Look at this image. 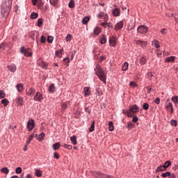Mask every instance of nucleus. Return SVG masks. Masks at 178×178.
Wrapping results in <instances>:
<instances>
[{
	"mask_svg": "<svg viewBox=\"0 0 178 178\" xmlns=\"http://www.w3.org/2000/svg\"><path fill=\"white\" fill-rule=\"evenodd\" d=\"M11 8H12L11 0H3L1 3V13L2 16H3V17H8V16H9V12H10Z\"/></svg>",
	"mask_w": 178,
	"mask_h": 178,
	"instance_id": "1",
	"label": "nucleus"
},
{
	"mask_svg": "<svg viewBox=\"0 0 178 178\" xmlns=\"http://www.w3.org/2000/svg\"><path fill=\"white\" fill-rule=\"evenodd\" d=\"M95 74L99 77L101 81H103L104 84H106V74L105 71L102 69V67H100L99 65H97L95 69Z\"/></svg>",
	"mask_w": 178,
	"mask_h": 178,
	"instance_id": "2",
	"label": "nucleus"
},
{
	"mask_svg": "<svg viewBox=\"0 0 178 178\" xmlns=\"http://www.w3.org/2000/svg\"><path fill=\"white\" fill-rule=\"evenodd\" d=\"M137 112H140V108L137 106V104H134L125 112V113L128 118H133V113L136 114Z\"/></svg>",
	"mask_w": 178,
	"mask_h": 178,
	"instance_id": "3",
	"label": "nucleus"
},
{
	"mask_svg": "<svg viewBox=\"0 0 178 178\" xmlns=\"http://www.w3.org/2000/svg\"><path fill=\"white\" fill-rule=\"evenodd\" d=\"M165 108L168 112L173 113V104L170 102V99H168L165 102Z\"/></svg>",
	"mask_w": 178,
	"mask_h": 178,
	"instance_id": "4",
	"label": "nucleus"
},
{
	"mask_svg": "<svg viewBox=\"0 0 178 178\" xmlns=\"http://www.w3.org/2000/svg\"><path fill=\"white\" fill-rule=\"evenodd\" d=\"M138 33L140 34H147L148 33V27L145 25H140L138 27Z\"/></svg>",
	"mask_w": 178,
	"mask_h": 178,
	"instance_id": "5",
	"label": "nucleus"
},
{
	"mask_svg": "<svg viewBox=\"0 0 178 178\" xmlns=\"http://www.w3.org/2000/svg\"><path fill=\"white\" fill-rule=\"evenodd\" d=\"M21 54H23L24 56H31L33 53H31V49H25L24 47H22L20 50Z\"/></svg>",
	"mask_w": 178,
	"mask_h": 178,
	"instance_id": "6",
	"label": "nucleus"
},
{
	"mask_svg": "<svg viewBox=\"0 0 178 178\" xmlns=\"http://www.w3.org/2000/svg\"><path fill=\"white\" fill-rule=\"evenodd\" d=\"M44 99V97H42V94H41L40 92H37L35 93V97H33L34 101H37L38 102H41Z\"/></svg>",
	"mask_w": 178,
	"mask_h": 178,
	"instance_id": "7",
	"label": "nucleus"
},
{
	"mask_svg": "<svg viewBox=\"0 0 178 178\" xmlns=\"http://www.w3.org/2000/svg\"><path fill=\"white\" fill-rule=\"evenodd\" d=\"M34 126H35V124L34 123V120L31 119L29 120L27 122V129L29 131H31L33 129H34Z\"/></svg>",
	"mask_w": 178,
	"mask_h": 178,
	"instance_id": "8",
	"label": "nucleus"
},
{
	"mask_svg": "<svg viewBox=\"0 0 178 178\" xmlns=\"http://www.w3.org/2000/svg\"><path fill=\"white\" fill-rule=\"evenodd\" d=\"M123 26H124L123 21H120L114 26V30H115V31H119V30L123 29Z\"/></svg>",
	"mask_w": 178,
	"mask_h": 178,
	"instance_id": "9",
	"label": "nucleus"
},
{
	"mask_svg": "<svg viewBox=\"0 0 178 178\" xmlns=\"http://www.w3.org/2000/svg\"><path fill=\"white\" fill-rule=\"evenodd\" d=\"M90 87L83 88V94L85 97H90L91 95V90Z\"/></svg>",
	"mask_w": 178,
	"mask_h": 178,
	"instance_id": "10",
	"label": "nucleus"
},
{
	"mask_svg": "<svg viewBox=\"0 0 178 178\" xmlns=\"http://www.w3.org/2000/svg\"><path fill=\"white\" fill-rule=\"evenodd\" d=\"M100 26H102L104 29H113V26L112 25V23H108V22H102L100 23Z\"/></svg>",
	"mask_w": 178,
	"mask_h": 178,
	"instance_id": "11",
	"label": "nucleus"
},
{
	"mask_svg": "<svg viewBox=\"0 0 178 178\" xmlns=\"http://www.w3.org/2000/svg\"><path fill=\"white\" fill-rule=\"evenodd\" d=\"M110 47H116V38L114 36L111 37L109 39Z\"/></svg>",
	"mask_w": 178,
	"mask_h": 178,
	"instance_id": "12",
	"label": "nucleus"
},
{
	"mask_svg": "<svg viewBox=\"0 0 178 178\" xmlns=\"http://www.w3.org/2000/svg\"><path fill=\"white\" fill-rule=\"evenodd\" d=\"M8 69L12 73H15V72H16V69H17L16 65L10 64V65L8 66Z\"/></svg>",
	"mask_w": 178,
	"mask_h": 178,
	"instance_id": "13",
	"label": "nucleus"
},
{
	"mask_svg": "<svg viewBox=\"0 0 178 178\" xmlns=\"http://www.w3.org/2000/svg\"><path fill=\"white\" fill-rule=\"evenodd\" d=\"M38 65L40 66V67H42V69H47V63L42 60H38Z\"/></svg>",
	"mask_w": 178,
	"mask_h": 178,
	"instance_id": "14",
	"label": "nucleus"
},
{
	"mask_svg": "<svg viewBox=\"0 0 178 178\" xmlns=\"http://www.w3.org/2000/svg\"><path fill=\"white\" fill-rule=\"evenodd\" d=\"M56 91V88H55V84L51 83L49 87V92L54 94Z\"/></svg>",
	"mask_w": 178,
	"mask_h": 178,
	"instance_id": "15",
	"label": "nucleus"
},
{
	"mask_svg": "<svg viewBox=\"0 0 178 178\" xmlns=\"http://www.w3.org/2000/svg\"><path fill=\"white\" fill-rule=\"evenodd\" d=\"M26 95H33L35 93V89L33 88H29L28 90H26Z\"/></svg>",
	"mask_w": 178,
	"mask_h": 178,
	"instance_id": "16",
	"label": "nucleus"
},
{
	"mask_svg": "<svg viewBox=\"0 0 178 178\" xmlns=\"http://www.w3.org/2000/svg\"><path fill=\"white\" fill-rule=\"evenodd\" d=\"M140 65H145L147 63V57L145 56H142L139 60Z\"/></svg>",
	"mask_w": 178,
	"mask_h": 178,
	"instance_id": "17",
	"label": "nucleus"
},
{
	"mask_svg": "<svg viewBox=\"0 0 178 178\" xmlns=\"http://www.w3.org/2000/svg\"><path fill=\"white\" fill-rule=\"evenodd\" d=\"M100 33H101V29H99V27H95L93 31V34L95 37H97V35H99Z\"/></svg>",
	"mask_w": 178,
	"mask_h": 178,
	"instance_id": "18",
	"label": "nucleus"
},
{
	"mask_svg": "<svg viewBox=\"0 0 178 178\" xmlns=\"http://www.w3.org/2000/svg\"><path fill=\"white\" fill-rule=\"evenodd\" d=\"M136 44H137V45H140L143 47L147 46V42H145V41H143V40H136Z\"/></svg>",
	"mask_w": 178,
	"mask_h": 178,
	"instance_id": "19",
	"label": "nucleus"
},
{
	"mask_svg": "<svg viewBox=\"0 0 178 178\" xmlns=\"http://www.w3.org/2000/svg\"><path fill=\"white\" fill-rule=\"evenodd\" d=\"M17 104L19 106H22L23 105V97L18 96L17 97Z\"/></svg>",
	"mask_w": 178,
	"mask_h": 178,
	"instance_id": "20",
	"label": "nucleus"
},
{
	"mask_svg": "<svg viewBox=\"0 0 178 178\" xmlns=\"http://www.w3.org/2000/svg\"><path fill=\"white\" fill-rule=\"evenodd\" d=\"M113 15L115 17L120 16V10L119 8H115L113 10Z\"/></svg>",
	"mask_w": 178,
	"mask_h": 178,
	"instance_id": "21",
	"label": "nucleus"
},
{
	"mask_svg": "<svg viewBox=\"0 0 178 178\" xmlns=\"http://www.w3.org/2000/svg\"><path fill=\"white\" fill-rule=\"evenodd\" d=\"M70 140L74 145H77V138H76V136H71Z\"/></svg>",
	"mask_w": 178,
	"mask_h": 178,
	"instance_id": "22",
	"label": "nucleus"
},
{
	"mask_svg": "<svg viewBox=\"0 0 178 178\" xmlns=\"http://www.w3.org/2000/svg\"><path fill=\"white\" fill-rule=\"evenodd\" d=\"M129 70V63L125 62V63L123 64L122 67V70L123 72H126V70Z\"/></svg>",
	"mask_w": 178,
	"mask_h": 178,
	"instance_id": "23",
	"label": "nucleus"
},
{
	"mask_svg": "<svg viewBox=\"0 0 178 178\" xmlns=\"http://www.w3.org/2000/svg\"><path fill=\"white\" fill-rule=\"evenodd\" d=\"M171 101L172 102H173L175 105V106H177V104H178V96H173L171 98Z\"/></svg>",
	"mask_w": 178,
	"mask_h": 178,
	"instance_id": "24",
	"label": "nucleus"
},
{
	"mask_svg": "<svg viewBox=\"0 0 178 178\" xmlns=\"http://www.w3.org/2000/svg\"><path fill=\"white\" fill-rule=\"evenodd\" d=\"M16 88L18 91V92H22V91H23L24 88H23V84L22 83H19L16 86Z\"/></svg>",
	"mask_w": 178,
	"mask_h": 178,
	"instance_id": "25",
	"label": "nucleus"
},
{
	"mask_svg": "<svg viewBox=\"0 0 178 178\" xmlns=\"http://www.w3.org/2000/svg\"><path fill=\"white\" fill-rule=\"evenodd\" d=\"M62 52H63V49L57 50L55 53L56 56L58 58H62Z\"/></svg>",
	"mask_w": 178,
	"mask_h": 178,
	"instance_id": "26",
	"label": "nucleus"
},
{
	"mask_svg": "<svg viewBox=\"0 0 178 178\" xmlns=\"http://www.w3.org/2000/svg\"><path fill=\"white\" fill-rule=\"evenodd\" d=\"M59 148H60V143H56L53 145V149H54V151H57Z\"/></svg>",
	"mask_w": 178,
	"mask_h": 178,
	"instance_id": "27",
	"label": "nucleus"
},
{
	"mask_svg": "<svg viewBox=\"0 0 178 178\" xmlns=\"http://www.w3.org/2000/svg\"><path fill=\"white\" fill-rule=\"evenodd\" d=\"M106 36L104 35L100 38V44H106Z\"/></svg>",
	"mask_w": 178,
	"mask_h": 178,
	"instance_id": "28",
	"label": "nucleus"
},
{
	"mask_svg": "<svg viewBox=\"0 0 178 178\" xmlns=\"http://www.w3.org/2000/svg\"><path fill=\"white\" fill-rule=\"evenodd\" d=\"M166 170V168L163 165H160L157 168L156 172H163Z\"/></svg>",
	"mask_w": 178,
	"mask_h": 178,
	"instance_id": "29",
	"label": "nucleus"
},
{
	"mask_svg": "<svg viewBox=\"0 0 178 178\" xmlns=\"http://www.w3.org/2000/svg\"><path fill=\"white\" fill-rule=\"evenodd\" d=\"M152 44L154 45L155 48H159V47H161V45L159 44V41L156 40H154L152 41Z\"/></svg>",
	"mask_w": 178,
	"mask_h": 178,
	"instance_id": "30",
	"label": "nucleus"
},
{
	"mask_svg": "<svg viewBox=\"0 0 178 178\" xmlns=\"http://www.w3.org/2000/svg\"><path fill=\"white\" fill-rule=\"evenodd\" d=\"M108 126H109V128H108L109 131H113V130H115V127H113V122H109Z\"/></svg>",
	"mask_w": 178,
	"mask_h": 178,
	"instance_id": "31",
	"label": "nucleus"
},
{
	"mask_svg": "<svg viewBox=\"0 0 178 178\" xmlns=\"http://www.w3.org/2000/svg\"><path fill=\"white\" fill-rule=\"evenodd\" d=\"M95 129V123L93 121L90 125V129H89L90 133H92V131H94Z\"/></svg>",
	"mask_w": 178,
	"mask_h": 178,
	"instance_id": "32",
	"label": "nucleus"
},
{
	"mask_svg": "<svg viewBox=\"0 0 178 178\" xmlns=\"http://www.w3.org/2000/svg\"><path fill=\"white\" fill-rule=\"evenodd\" d=\"M170 165H172V162H170V161H167L165 162V163H164V165H163V166L165 169H168V168H169V166H170Z\"/></svg>",
	"mask_w": 178,
	"mask_h": 178,
	"instance_id": "33",
	"label": "nucleus"
},
{
	"mask_svg": "<svg viewBox=\"0 0 178 178\" xmlns=\"http://www.w3.org/2000/svg\"><path fill=\"white\" fill-rule=\"evenodd\" d=\"M42 23H44V20L42 19V18H40L38 19L37 26L38 27H41V26H42Z\"/></svg>",
	"mask_w": 178,
	"mask_h": 178,
	"instance_id": "34",
	"label": "nucleus"
},
{
	"mask_svg": "<svg viewBox=\"0 0 178 178\" xmlns=\"http://www.w3.org/2000/svg\"><path fill=\"white\" fill-rule=\"evenodd\" d=\"M175 56L167 57L165 58V61L166 62H175Z\"/></svg>",
	"mask_w": 178,
	"mask_h": 178,
	"instance_id": "35",
	"label": "nucleus"
},
{
	"mask_svg": "<svg viewBox=\"0 0 178 178\" xmlns=\"http://www.w3.org/2000/svg\"><path fill=\"white\" fill-rule=\"evenodd\" d=\"M1 172L2 173H4L5 175H8V173H9V169H8V168L5 167L1 168Z\"/></svg>",
	"mask_w": 178,
	"mask_h": 178,
	"instance_id": "36",
	"label": "nucleus"
},
{
	"mask_svg": "<svg viewBox=\"0 0 178 178\" xmlns=\"http://www.w3.org/2000/svg\"><path fill=\"white\" fill-rule=\"evenodd\" d=\"M35 176H37V177H41L42 176V172L41 170L38 169L35 170Z\"/></svg>",
	"mask_w": 178,
	"mask_h": 178,
	"instance_id": "37",
	"label": "nucleus"
},
{
	"mask_svg": "<svg viewBox=\"0 0 178 178\" xmlns=\"http://www.w3.org/2000/svg\"><path fill=\"white\" fill-rule=\"evenodd\" d=\"M97 175L99 176H102L103 177H106V178H113V176H111V175H106L105 174H103L102 172H98Z\"/></svg>",
	"mask_w": 178,
	"mask_h": 178,
	"instance_id": "38",
	"label": "nucleus"
},
{
	"mask_svg": "<svg viewBox=\"0 0 178 178\" xmlns=\"http://www.w3.org/2000/svg\"><path fill=\"white\" fill-rule=\"evenodd\" d=\"M1 104H3L4 106H8V104H9V101L8 100V99H3L1 100Z\"/></svg>",
	"mask_w": 178,
	"mask_h": 178,
	"instance_id": "39",
	"label": "nucleus"
},
{
	"mask_svg": "<svg viewBox=\"0 0 178 178\" xmlns=\"http://www.w3.org/2000/svg\"><path fill=\"white\" fill-rule=\"evenodd\" d=\"M33 138H34V135L32 134L29 137L28 140H26L27 145L30 144L31 141H33Z\"/></svg>",
	"mask_w": 178,
	"mask_h": 178,
	"instance_id": "40",
	"label": "nucleus"
},
{
	"mask_svg": "<svg viewBox=\"0 0 178 178\" xmlns=\"http://www.w3.org/2000/svg\"><path fill=\"white\" fill-rule=\"evenodd\" d=\"M38 17V13H32L31 14V19H37Z\"/></svg>",
	"mask_w": 178,
	"mask_h": 178,
	"instance_id": "41",
	"label": "nucleus"
},
{
	"mask_svg": "<svg viewBox=\"0 0 178 178\" xmlns=\"http://www.w3.org/2000/svg\"><path fill=\"white\" fill-rule=\"evenodd\" d=\"M62 147H63V148H67V149H72V148H73V147L71 145L67 144H63L62 145Z\"/></svg>",
	"mask_w": 178,
	"mask_h": 178,
	"instance_id": "42",
	"label": "nucleus"
},
{
	"mask_svg": "<svg viewBox=\"0 0 178 178\" xmlns=\"http://www.w3.org/2000/svg\"><path fill=\"white\" fill-rule=\"evenodd\" d=\"M49 2L52 6H56L58 5V0H49Z\"/></svg>",
	"mask_w": 178,
	"mask_h": 178,
	"instance_id": "43",
	"label": "nucleus"
},
{
	"mask_svg": "<svg viewBox=\"0 0 178 178\" xmlns=\"http://www.w3.org/2000/svg\"><path fill=\"white\" fill-rule=\"evenodd\" d=\"M88 22H90V18L88 17H84L82 20L83 24H87Z\"/></svg>",
	"mask_w": 178,
	"mask_h": 178,
	"instance_id": "44",
	"label": "nucleus"
},
{
	"mask_svg": "<svg viewBox=\"0 0 178 178\" xmlns=\"http://www.w3.org/2000/svg\"><path fill=\"white\" fill-rule=\"evenodd\" d=\"M143 108L145 111H148V109H149V104L147 103H144Z\"/></svg>",
	"mask_w": 178,
	"mask_h": 178,
	"instance_id": "45",
	"label": "nucleus"
},
{
	"mask_svg": "<svg viewBox=\"0 0 178 178\" xmlns=\"http://www.w3.org/2000/svg\"><path fill=\"white\" fill-rule=\"evenodd\" d=\"M40 42L41 44H45V42H47V38H44V35H42L40 38Z\"/></svg>",
	"mask_w": 178,
	"mask_h": 178,
	"instance_id": "46",
	"label": "nucleus"
},
{
	"mask_svg": "<svg viewBox=\"0 0 178 178\" xmlns=\"http://www.w3.org/2000/svg\"><path fill=\"white\" fill-rule=\"evenodd\" d=\"M69 8H74V1L71 0L68 4Z\"/></svg>",
	"mask_w": 178,
	"mask_h": 178,
	"instance_id": "47",
	"label": "nucleus"
},
{
	"mask_svg": "<svg viewBox=\"0 0 178 178\" xmlns=\"http://www.w3.org/2000/svg\"><path fill=\"white\" fill-rule=\"evenodd\" d=\"M52 41H54V37L48 36V38H47V42L49 44H52Z\"/></svg>",
	"mask_w": 178,
	"mask_h": 178,
	"instance_id": "48",
	"label": "nucleus"
},
{
	"mask_svg": "<svg viewBox=\"0 0 178 178\" xmlns=\"http://www.w3.org/2000/svg\"><path fill=\"white\" fill-rule=\"evenodd\" d=\"M44 137H45V134H44V132H42L40 135H39V140L40 141H42V140H44Z\"/></svg>",
	"mask_w": 178,
	"mask_h": 178,
	"instance_id": "49",
	"label": "nucleus"
},
{
	"mask_svg": "<svg viewBox=\"0 0 178 178\" xmlns=\"http://www.w3.org/2000/svg\"><path fill=\"white\" fill-rule=\"evenodd\" d=\"M161 176L162 177H169V176H170V172L168 171L165 173H163Z\"/></svg>",
	"mask_w": 178,
	"mask_h": 178,
	"instance_id": "50",
	"label": "nucleus"
},
{
	"mask_svg": "<svg viewBox=\"0 0 178 178\" xmlns=\"http://www.w3.org/2000/svg\"><path fill=\"white\" fill-rule=\"evenodd\" d=\"M132 118H133L132 122L134 123H137V122H138V117H137L136 115H133Z\"/></svg>",
	"mask_w": 178,
	"mask_h": 178,
	"instance_id": "51",
	"label": "nucleus"
},
{
	"mask_svg": "<svg viewBox=\"0 0 178 178\" xmlns=\"http://www.w3.org/2000/svg\"><path fill=\"white\" fill-rule=\"evenodd\" d=\"M134 127V124L131 122H127V129H133Z\"/></svg>",
	"mask_w": 178,
	"mask_h": 178,
	"instance_id": "52",
	"label": "nucleus"
},
{
	"mask_svg": "<svg viewBox=\"0 0 178 178\" xmlns=\"http://www.w3.org/2000/svg\"><path fill=\"white\" fill-rule=\"evenodd\" d=\"M105 13H104V12H100L98 15H97V16H98V17H99V19H102V17H104V16H105Z\"/></svg>",
	"mask_w": 178,
	"mask_h": 178,
	"instance_id": "53",
	"label": "nucleus"
},
{
	"mask_svg": "<svg viewBox=\"0 0 178 178\" xmlns=\"http://www.w3.org/2000/svg\"><path fill=\"white\" fill-rule=\"evenodd\" d=\"M104 22L106 23L108 20H109V17L108 16V14H105V15L103 17Z\"/></svg>",
	"mask_w": 178,
	"mask_h": 178,
	"instance_id": "54",
	"label": "nucleus"
},
{
	"mask_svg": "<svg viewBox=\"0 0 178 178\" xmlns=\"http://www.w3.org/2000/svg\"><path fill=\"white\" fill-rule=\"evenodd\" d=\"M67 42H69V41H72V35L68 34L65 38Z\"/></svg>",
	"mask_w": 178,
	"mask_h": 178,
	"instance_id": "55",
	"label": "nucleus"
},
{
	"mask_svg": "<svg viewBox=\"0 0 178 178\" xmlns=\"http://www.w3.org/2000/svg\"><path fill=\"white\" fill-rule=\"evenodd\" d=\"M171 126H174V127H176V126H177V121L172 120H171Z\"/></svg>",
	"mask_w": 178,
	"mask_h": 178,
	"instance_id": "56",
	"label": "nucleus"
},
{
	"mask_svg": "<svg viewBox=\"0 0 178 178\" xmlns=\"http://www.w3.org/2000/svg\"><path fill=\"white\" fill-rule=\"evenodd\" d=\"M5 47H6L5 43H1L0 44V51H5Z\"/></svg>",
	"mask_w": 178,
	"mask_h": 178,
	"instance_id": "57",
	"label": "nucleus"
},
{
	"mask_svg": "<svg viewBox=\"0 0 178 178\" xmlns=\"http://www.w3.org/2000/svg\"><path fill=\"white\" fill-rule=\"evenodd\" d=\"M15 172L18 175L22 173V168H20V167L17 168L16 170H15Z\"/></svg>",
	"mask_w": 178,
	"mask_h": 178,
	"instance_id": "58",
	"label": "nucleus"
},
{
	"mask_svg": "<svg viewBox=\"0 0 178 178\" xmlns=\"http://www.w3.org/2000/svg\"><path fill=\"white\" fill-rule=\"evenodd\" d=\"M147 76L149 80H152V77H154V75L151 72L147 73Z\"/></svg>",
	"mask_w": 178,
	"mask_h": 178,
	"instance_id": "59",
	"label": "nucleus"
},
{
	"mask_svg": "<svg viewBox=\"0 0 178 178\" xmlns=\"http://www.w3.org/2000/svg\"><path fill=\"white\" fill-rule=\"evenodd\" d=\"M61 107H62L63 109H67V104L62 103Z\"/></svg>",
	"mask_w": 178,
	"mask_h": 178,
	"instance_id": "60",
	"label": "nucleus"
},
{
	"mask_svg": "<svg viewBox=\"0 0 178 178\" xmlns=\"http://www.w3.org/2000/svg\"><path fill=\"white\" fill-rule=\"evenodd\" d=\"M0 98H5V92L0 90Z\"/></svg>",
	"mask_w": 178,
	"mask_h": 178,
	"instance_id": "61",
	"label": "nucleus"
},
{
	"mask_svg": "<svg viewBox=\"0 0 178 178\" xmlns=\"http://www.w3.org/2000/svg\"><path fill=\"white\" fill-rule=\"evenodd\" d=\"M154 102H155V104H156V105H159V102H161V99H159V97H156L154 99Z\"/></svg>",
	"mask_w": 178,
	"mask_h": 178,
	"instance_id": "62",
	"label": "nucleus"
},
{
	"mask_svg": "<svg viewBox=\"0 0 178 178\" xmlns=\"http://www.w3.org/2000/svg\"><path fill=\"white\" fill-rule=\"evenodd\" d=\"M54 158L55 159H59V154H58L57 152L54 153Z\"/></svg>",
	"mask_w": 178,
	"mask_h": 178,
	"instance_id": "63",
	"label": "nucleus"
},
{
	"mask_svg": "<svg viewBox=\"0 0 178 178\" xmlns=\"http://www.w3.org/2000/svg\"><path fill=\"white\" fill-rule=\"evenodd\" d=\"M161 34H166L168 33V29H163L161 30Z\"/></svg>",
	"mask_w": 178,
	"mask_h": 178,
	"instance_id": "64",
	"label": "nucleus"
}]
</instances>
